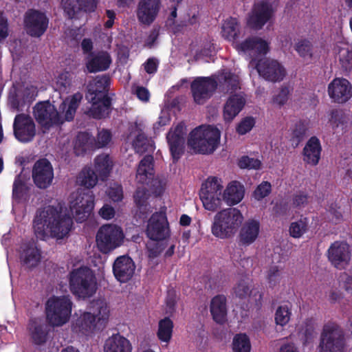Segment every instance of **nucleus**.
<instances>
[{"label": "nucleus", "instance_id": "44", "mask_svg": "<svg viewBox=\"0 0 352 352\" xmlns=\"http://www.w3.org/2000/svg\"><path fill=\"white\" fill-rule=\"evenodd\" d=\"M133 147L135 151L140 154L153 153L155 150L154 142L140 129L138 134L133 141Z\"/></svg>", "mask_w": 352, "mask_h": 352}, {"label": "nucleus", "instance_id": "9", "mask_svg": "<svg viewBox=\"0 0 352 352\" xmlns=\"http://www.w3.org/2000/svg\"><path fill=\"white\" fill-rule=\"evenodd\" d=\"M124 234L121 227L115 224H104L98 230L96 242L98 250L109 254L124 243Z\"/></svg>", "mask_w": 352, "mask_h": 352}, {"label": "nucleus", "instance_id": "15", "mask_svg": "<svg viewBox=\"0 0 352 352\" xmlns=\"http://www.w3.org/2000/svg\"><path fill=\"white\" fill-rule=\"evenodd\" d=\"M256 69L262 78L272 82H280L286 76L284 66L274 59L265 58L258 60Z\"/></svg>", "mask_w": 352, "mask_h": 352}, {"label": "nucleus", "instance_id": "43", "mask_svg": "<svg viewBox=\"0 0 352 352\" xmlns=\"http://www.w3.org/2000/svg\"><path fill=\"white\" fill-rule=\"evenodd\" d=\"M94 141L95 138L89 133H78L74 144L76 155L84 154L90 150L95 149Z\"/></svg>", "mask_w": 352, "mask_h": 352}, {"label": "nucleus", "instance_id": "35", "mask_svg": "<svg viewBox=\"0 0 352 352\" xmlns=\"http://www.w3.org/2000/svg\"><path fill=\"white\" fill-rule=\"evenodd\" d=\"M245 104V99L240 94L231 95L223 107V117L227 121H231L243 109Z\"/></svg>", "mask_w": 352, "mask_h": 352}, {"label": "nucleus", "instance_id": "14", "mask_svg": "<svg viewBox=\"0 0 352 352\" xmlns=\"http://www.w3.org/2000/svg\"><path fill=\"white\" fill-rule=\"evenodd\" d=\"M274 14V10L271 3L260 1L255 3L248 14L247 25L251 29L259 30L271 20Z\"/></svg>", "mask_w": 352, "mask_h": 352}, {"label": "nucleus", "instance_id": "1", "mask_svg": "<svg viewBox=\"0 0 352 352\" xmlns=\"http://www.w3.org/2000/svg\"><path fill=\"white\" fill-rule=\"evenodd\" d=\"M72 226V219L63 214L61 208L51 205L38 208L32 222L34 234L40 240L48 236L62 239L69 234Z\"/></svg>", "mask_w": 352, "mask_h": 352}, {"label": "nucleus", "instance_id": "21", "mask_svg": "<svg viewBox=\"0 0 352 352\" xmlns=\"http://www.w3.org/2000/svg\"><path fill=\"white\" fill-rule=\"evenodd\" d=\"M37 96V87L30 85L10 94L8 101L12 109L17 111H23L25 108L28 109L30 107Z\"/></svg>", "mask_w": 352, "mask_h": 352}, {"label": "nucleus", "instance_id": "57", "mask_svg": "<svg viewBox=\"0 0 352 352\" xmlns=\"http://www.w3.org/2000/svg\"><path fill=\"white\" fill-rule=\"evenodd\" d=\"M271 191V184L268 182H263L254 191V197L256 200L260 201L268 196Z\"/></svg>", "mask_w": 352, "mask_h": 352}, {"label": "nucleus", "instance_id": "51", "mask_svg": "<svg viewBox=\"0 0 352 352\" xmlns=\"http://www.w3.org/2000/svg\"><path fill=\"white\" fill-rule=\"evenodd\" d=\"M337 58L344 70L352 69V50L348 47H339Z\"/></svg>", "mask_w": 352, "mask_h": 352}, {"label": "nucleus", "instance_id": "54", "mask_svg": "<svg viewBox=\"0 0 352 352\" xmlns=\"http://www.w3.org/2000/svg\"><path fill=\"white\" fill-rule=\"evenodd\" d=\"M235 296L239 299L244 300L248 298L251 294V289L248 283L241 280L233 288Z\"/></svg>", "mask_w": 352, "mask_h": 352}, {"label": "nucleus", "instance_id": "37", "mask_svg": "<svg viewBox=\"0 0 352 352\" xmlns=\"http://www.w3.org/2000/svg\"><path fill=\"white\" fill-rule=\"evenodd\" d=\"M215 78L223 91L232 94L240 88L239 76L230 71L223 70Z\"/></svg>", "mask_w": 352, "mask_h": 352}, {"label": "nucleus", "instance_id": "16", "mask_svg": "<svg viewBox=\"0 0 352 352\" xmlns=\"http://www.w3.org/2000/svg\"><path fill=\"white\" fill-rule=\"evenodd\" d=\"M326 255L328 261L335 268L343 270L350 263L351 252L346 242L336 241L330 245Z\"/></svg>", "mask_w": 352, "mask_h": 352}, {"label": "nucleus", "instance_id": "33", "mask_svg": "<svg viewBox=\"0 0 352 352\" xmlns=\"http://www.w3.org/2000/svg\"><path fill=\"white\" fill-rule=\"evenodd\" d=\"M104 352H132V345L120 333H113L105 340Z\"/></svg>", "mask_w": 352, "mask_h": 352}, {"label": "nucleus", "instance_id": "2", "mask_svg": "<svg viewBox=\"0 0 352 352\" xmlns=\"http://www.w3.org/2000/svg\"><path fill=\"white\" fill-rule=\"evenodd\" d=\"M82 98L80 92L74 94L71 98L60 105V109L65 112L64 118L58 113L56 107L49 100L38 102L33 108V114L36 122L43 128L50 129L54 126H59L65 121L74 120L77 109Z\"/></svg>", "mask_w": 352, "mask_h": 352}, {"label": "nucleus", "instance_id": "22", "mask_svg": "<svg viewBox=\"0 0 352 352\" xmlns=\"http://www.w3.org/2000/svg\"><path fill=\"white\" fill-rule=\"evenodd\" d=\"M184 125L178 124L174 129L167 133L166 140L173 163L177 162L184 153L185 135Z\"/></svg>", "mask_w": 352, "mask_h": 352}, {"label": "nucleus", "instance_id": "23", "mask_svg": "<svg viewBox=\"0 0 352 352\" xmlns=\"http://www.w3.org/2000/svg\"><path fill=\"white\" fill-rule=\"evenodd\" d=\"M329 97L337 103H344L352 96V86L343 78H336L328 85Z\"/></svg>", "mask_w": 352, "mask_h": 352}, {"label": "nucleus", "instance_id": "40", "mask_svg": "<svg viewBox=\"0 0 352 352\" xmlns=\"http://www.w3.org/2000/svg\"><path fill=\"white\" fill-rule=\"evenodd\" d=\"M113 166V162L109 154L102 153L94 160V169L102 181H106Z\"/></svg>", "mask_w": 352, "mask_h": 352}, {"label": "nucleus", "instance_id": "60", "mask_svg": "<svg viewBox=\"0 0 352 352\" xmlns=\"http://www.w3.org/2000/svg\"><path fill=\"white\" fill-rule=\"evenodd\" d=\"M289 89L287 87H282L278 93L273 96V103L280 107L284 105L289 99Z\"/></svg>", "mask_w": 352, "mask_h": 352}, {"label": "nucleus", "instance_id": "13", "mask_svg": "<svg viewBox=\"0 0 352 352\" xmlns=\"http://www.w3.org/2000/svg\"><path fill=\"white\" fill-rule=\"evenodd\" d=\"M222 188L216 177L202 184L199 197L206 210L215 211L221 206Z\"/></svg>", "mask_w": 352, "mask_h": 352}, {"label": "nucleus", "instance_id": "48", "mask_svg": "<svg viewBox=\"0 0 352 352\" xmlns=\"http://www.w3.org/2000/svg\"><path fill=\"white\" fill-rule=\"evenodd\" d=\"M292 316V306L289 304L282 305L277 307L274 314V321L276 325L285 327L290 321Z\"/></svg>", "mask_w": 352, "mask_h": 352}, {"label": "nucleus", "instance_id": "52", "mask_svg": "<svg viewBox=\"0 0 352 352\" xmlns=\"http://www.w3.org/2000/svg\"><path fill=\"white\" fill-rule=\"evenodd\" d=\"M164 239H151L146 243V250L149 258H155L157 257L164 250L166 245Z\"/></svg>", "mask_w": 352, "mask_h": 352}, {"label": "nucleus", "instance_id": "5", "mask_svg": "<svg viewBox=\"0 0 352 352\" xmlns=\"http://www.w3.org/2000/svg\"><path fill=\"white\" fill-rule=\"evenodd\" d=\"M69 288L78 299L85 300L93 296L97 290V282L93 271L81 266L72 270L68 274Z\"/></svg>", "mask_w": 352, "mask_h": 352}, {"label": "nucleus", "instance_id": "24", "mask_svg": "<svg viewBox=\"0 0 352 352\" xmlns=\"http://www.w3.org/2000/svg\"><path fill=\"white\" fill-rule=\"evenodd\" d=\"M161 8V0H140L137 8L138 21L144 25L151 24L157 18Z\"/></svg>", "mask_w": 352, "mask_h": 352}, {"label": "nucleus", "instance_id": "42", "mask_svg": "<svg viewBox=\"0 0 352 352\" xmlns=\"http://www.w3.org/2000/svg\"><path fill=\"white\" fill-rule=\"evenodd\" d=\"M240 34V24L236 18L230 17L224 21L221 27L222 36L229 41L236 43Z\"/></svg>", "mask_w": 352, "mask_h": 352}, {"label": "nucleus", "instance_id": "3", "mask_svg": "<svg viewBox=\"0 0 352 352\" xmlns=\"http://www.w3.org/2000/svg\"><path fill=\"white\" fill-rule=\"evenodd\" d=\"M98 175L91 168H84L78 177L80 185L84 189H78L74 200L70 201V210L78 222L85 221L91 214L94 208V195L91 188L94 187Z\"/></svg>", "mask_w": 352, "mask_h": 352}, {"label": "nucleus", "instance_id": "50", "mask_svg": "<svg viewBox=\"0 0 352 352\" xmlns=\"http://www.w3.org/2000/svg\"><path fill=\"white\" fill-rule=\"evenodd\" d=\"M251 343L245 333L236 334L232 340L233 352H250Z\"/></svg>", "mask_w": 352, "mask_h": 352}, {"label": "nucleus", "instance_id": "59", "mask_svg": "<svg viewBox=\"0 0 352 352\" xmlns=\"http://www.w3.org/2000/svg\"><path fill=\"white\" fill-rule=\"evenodd\" d=\"M255 124V120L252 117L243 118L236 126V132L239 135H245L251 131Z\"/></svg>", "mask_w": 352, "mask_h": 352}, {"label": "nucleus", "instance_id": "41", "mask_svg": "<svg viewBox=\"0 0 352 352\" xmlns=\"http://www.w3.org/2000/svg\"><path fill=\"white\" fill-rule=\"evenodd\" d=\"M309 129V121L299 120L292 124L289 130V141L294 148H296L303 141Z\"/></svg>", "mask_w": 352, "mask_h": 352}, {"label": "nucleus", "instance_id": "7", "mask_svg": "<svg viewBox=\"0 0 352 352\" xmlns=\"http://www.w3.org/2000/svg\"><path fill=\"white\" fill-rule=\"evenodd\" d=\"M221 132L215 126L208 125L192 130L188 139V144L201 154L212 153L220 142Z\"/></svg>", "mask_w": 352, "mask_h": 352}, {"label": "nucleus", "instance_id": "36", "mask_svg": "<svg viewBox=\"0 0 352 352\" xmlns=\"http://www.w3.org/2000/svg\"><path fill=\"white\" fill-rule=\"evenodd\" d=\"M245 188L238 181H232L226 187L223 194V199L229 206L239 204L243 198Z\"/></svg>", "mask_w": 352, "mask_h": 352}, {"label": "nucleus", "instance_id": "28", "mask_svg": "<svg viewBox=\"0 0 352 352\" xmlns=\"http://www.w3.org/2000/svg\"><path fill=\"white\" fill-rule=\"evenodd\" d=\"M239 234V243L243 246H249L258 238L260 232V222L250 219L241 223Z\"/></svg>", "mask_w": 352, "mask_h": 352}, {"label": "nucleus", "instance_id": "11", "mask_svg": "<svg viewBox=\"0 0 352 352\" xmlns=\"http://www.w3.org/2000/svg\"><path fill=\"white\" fill-rule=\"evenodd\" d=\"M153 177V157L148 154L140 162L136 179L139 183L149 186L152 193L156 197L161 196L165 190V182L162 179Z\"/></svg>", "mask_w": 352, "mask_h": 352}, {"label": "nucleus", "instance_id": "63", "mask_svg": "<svg viewBox=\"0 0 352 352\" xmlns=\"http://www.w3.org/2000/svg\"><path fill=\"white\" fill-rule=\"evenodd\" d=\"M108 195L113 201H120L123 199V190L121 185L114 184L108 190Z\"/></svg>", "mask_w": 352, "mask_h": 352}, {"label": "nucleus", "instance_id": "20", "mask_svg": "<svg viewBox=\"0 0 352 352\" xmlns=\"http://www.w3.org/2000/svg\"><path fill=\"white\" fill-rule=\"evenodd\" d=\"M146 232L150 239H165L169 236V225L165 210L155 212L151 215Z\"/></svg>", "mask_w": 352, "mask_h": 352}, {"label": "nucleus", "instance_id": "10", "mask_svg": "<svg viewBox=\"0 0 352 352\" xmlns=\"http://www.w3.org/2000/svg\"><path fill=\"white\" fill-rule=\"evenodd\" d=\"M72 302L69 296H52L46 302V316L54 327L61 326L70 318Z\"/></svg>", "mask_w": 352, "mask_h": 352}, {"label": "nucleus", "instance_id": "19", "mask_svg": "<svg viewBox=\"0 0 352 352\" xmlns=\"http://www.w3.org/2000/svg\"><path fill=\"white\" fill-rule=\"evenodd\" d=\"M15 138L21 142H31L36 135V126L33 119L27 114H17L13 122Z\"/></svg>", "mask_w": 352, "mask_h": 352}, {"label": "nucleus", "instance_id": "45", "mask_svg": "<svg viewBox=\"0 0 352 352\" xmlns=\"http://www.w3.org/2000/svg\"><path fill=\"white\" fill-rule=\"evenodd\" d=\"M30 334L32 342L36 345L46 342L48 336V327L45 324H40L32 321L30 324Z\"/></svg>", "mask_w": 352, "mask_h": 352}, {"label": "nucleus", "instance_id": "64", "mask_svg": "<svg viewBox=\"0 0 352 352\" xmlns=\"http://www.w3.org/2000/svg\"><path fill=\"white\" fill-rule=\"evenodd\" d=\"M158 67V61L155 58H148L144 64L145 72L148 74H155Z\"/></svg>", "mask_w": 352, "mask_h": 352}, {"label": "nucleus", "instance_id": "34", "mask_svg": "<svg viewBox=\"0 0 352 352\" xmlns=\"http://www.w3.org/2000/svg\"><path fill=\"white\" fill-rule=\"evenodd\" d=\"M227 299L223 294L214 296L210 305V311L212 319L218 324H223L227 318Z\"/></svg>", "mask_w": 352, "mask_h": 352}, {"label": "nucleus", "instance_id": "31", "mask_svg": "<svg viewBox=\"0 0 352 352\" xmlns=\"http://www.w3.org/2000/svg\"><path fill=\"white\" fill-rule=\"evenodd\" d=\"M89 100L91 103V106L85 111L86 115L89 117L100 120L108 117L111 113V98H96L94 100Z\"/></svg>", "mask_w": 352, "mask_h": 352}, {"label": "nucleus", "instance_id": "55", "mask_svg": "<svg viewBox=\"0 0 352 352\" xmlns=\"http://www.w3.org/2000/svg\"><path fill=\"white\" fill-rule=\"evenodd\" d=\"M111 133L107 129H102L99 131L96 140L95 139L94 145L95 148H99L106 146L111 140Z\"/></svg>", "mask_w": 352, "mask_h": 352}, {"label": "nucleus", "instance_id": "62", "mask_svg": "<svg viewBox=\"0 0 352 352\" xmlns=\"http://www.w3.org/2000/svg\"><path fill=\"white\" fill-rule=\"evenodd\" d=\"M302 331L305 342H309L313 339L315 333V322L313 318L305 320Z\"/></svg>", "mask_w": 352, "mask_h": 352}, {"label": "nucleus", "instance_id": "27", "mask_svg": "<svg viewBox=\"0 0 352 352\" xmlns=\"http://www.w3.org/2000/svg\"><path fill=\"white\" fill-rule=\"evenodd\" d=\"M19 258L21 264L28 268L36 267L41 259V250L32 241L23 243L21 245Z\"/></svg>", "mask_w": 352, "mask_h": 352}, {"label": "nucleus", "instance_id": "46", "mask_svg": "<svg viewBox=\"0 0 352 352\" xmlns=\"http://www.w3.org/2000/svg\"><path fill=\"white\" fill-rule=\"evenodd\" d=\"M173 327V322L169 317L160 320L157 332L158 339L162 342H168L172 338Z\"/></svg>", "mask_w": 352, "mask_h": 352}, {"label": "nucleus", "instance_id": "30", "mask_svg": "<svg viewBox=\"0 0 352 352\" xmlns=\"http://www.w3.org/2000/svg\"><path fill=\"white\" fill-rule=\"evenodd\" d=\"M111 78L108 75L97 76L92 82L88 85L86 97L88 100H94L96 98H110L108 95Z\"/></svg>", "mask_w": 352, "mask_h": 352}, {"label": "nucleus", "instance_id": "32", "mask_svg": "<svg viewBox=\"0 0 352 352\" xmlns=\"http://www.w3.org/2000/svg\"><path fill=\"white\" fill-rule=\"evenodd\" d=\"M322 146L316 136L311 137L302 150L304 162L311 166L318 164L321 157Z\"/></svg>", "mask_w": 352, "mask_h": 352}, {"label": "nucleus", "instance_id": "29", "mask_svg": "<svg viewBox=\"0 0 352 352\" xmlns=\"http://www.w3.org/2000/svg\"><path fill=\"white\" fill-rule=\"evenodd\" d=\"M61 0V5L68 18L72 19L80 10L91 12L97 6V0Z\"/></svg>", "mask_w": 352, "mask_h": 352}, {"label": "nucleus", "instance_id": "26", "mask_svg": "<svg viewBox=\"0 0 352 352\" xmlns=\"http://www.w3.org/2000/svg\"><path fill=\"white\" fill-rule=\"evenodd\" d=\"M234 47L239 52L254 53L265 55L269 51L268 43L258 36H250L241 43H234Z\"/></svg>", "mask_w": 352, "mask_h": 352}, {"label": "nucleus", "instance_id": "49", "mask_svg": "<svg viewBox=\"0 0 352 352\" xmlns=\"http://www.w3.org/2000/svg\"><path fill=\"white\" fill-rule=\"evenodd\" d=\"M308 227V218L301 217L298 221L291 223L289 228V234L293 238L299 239L307 232Z\"/></svg>", "mask_w": 352, "mask_h": 352}, {"label": "nucleus", "instance_id": "4", "mask_svg": "<svg viewBox=\"0 0 352 352\" xmlns=\"http://www.w3.org/2000/svg\"><path fill=\"white\" fill-rule=\"evenodd\" d=\"M90 311L82 314L75 326L84 335L89 336L96 329H102L109 317V307L104 299L98 298L90 302Z\"/></svg>", "mask_w": 352, "mask_h": 352}, {"label": "nucleus", "instance_id": "18", "mask_svg": "<svg viewBox=\"0 0 352 352\" xmlns=\"http://www.w3.org/2000/svg\"><path fill=\"white\" fill-rule=\"evenodd\" d=\"M32 177L37 188H47L54 179V169L51 162L46 158L36 160L32 167Z\"/></svg>", "mask_w": 352, "mask_h": 352}, {"label": "nucleus", "instance_id": "53", "mask_svg": "<svg viewBox=\"0 0 352 352\" xmlns=\"http://www.w3.org/2000/svg\"><path fill=\"white\" fill-rule=\"evenodd\" d=\"M300 56L302 58H311L313 56V45L310 41L301 39L298 41L294 47Z\"/></svg>", "mask_w": 352, "mask_h": 352}, {"label": "nucleus", "instance_id": "47", "mask_svg": "<svg viewBox=\"0 0 352 352\" xmlns=\"http://www.w3.org/2000/svg\"><path fill=\"white\" fill-rule=\"evenodd\" d=\"M133 198L135 204L140 212L146 213L148 210V199L149 194L148 190L145 187H138L134 193Z\"/></svg>", "mask_w": 352, "mask_h": 352}, {"label": "nucleus", "instance_id": "58", "mask_svg": "<svg viewBox=\"0 0 352 352\" xmlns=\"http://www.w3.org/2000/svg\"><path fill=\"white\" fill-rule=\"evenodd\" d=\"M267 281L271 287H274L279 284L281 278V272L278 266L274 265L270 267L267 272Z\"/></svg>", "mask_w": 352, "mask_h": 352}, {"label": "nucleus", "instance_id": "6", "mask_svg": "<svg viewBox=\"0 0 352 352\" xmlns=\"http://www.w3.org/2000/svg\"><path fill=\"white\" fill-rule=\"evenodd\" d=\"M243 216L236 208H228L218 212L214 217L211 231L219 239H229L234 236L241 226Z\"/></svg>", "mask_w": 352, "mask_h": 352}, {"label": "nucleus", "instance_id": "25", "mask_svg": "<svg viewBox=\"0 0 352 352\" xmlns=\"http://www.w3.org/2000/svg\"><path fill=\"white\" fill-rule=\"evenodd\" d=\"M135 265L128 256H118L113 265V273L115 278L120 283L128 282L133 276Z\"/></svg>", "mask_w": 352, "mask_h": 352}, {"label": "nucleus", "instance_id": "39", "mask_svg": "<svg viewBox=\"0 0 352 352\" xmlns=\"http://www.w3.org/2000/svg\"><path fill=\"white\" fill-rule=\"evenodd\" d=\"M30 186L21 174L17 175L12 185V199L16 203L26 202L30 199Z\"/></svg>", "mask_w": 352, "mask_h": 352}, {"label": "nucleus", "instance_id": "17", "mask_svg": "<svg viewBox=\"0 0 352 352\" xmlns=\"http://www.w3.org/2000/svg\"><path fill=\"white\" fill-rule=\"evenodd\" d=\"M49 19L44 12L29 9L24 15V25L27 34L32 37H40L48 28Z\"/></svg>", "mask_w": 352, "mask_h": 352}, {"label": "nucleus", "instance_id": "56", "mask_svg": "<svg viewBox=\"0 0 352 352\" xmlns=\"http://www.w3.org/2000/svg\"><path fill=\"white\" fill-rule=\"evenodd\" d=\"M238 165L241 168L258 169L261 167V162L258 159L244 155L239 160Z\"/></svg>", "mask_w": 352, "mask_h": 352}, {"label": "nucleus", "instance_id": "61", "mask_svg": "<svg viewBox=\"0 0 352 352\" xmlns=\"http://www.w3.org/2000/svg\"><path fill=\"white\" fill-rule=\"evenodd\" d=\"M309 195L305 191L299 190L293 195L292 204L296 208L305 206L308 203Z\"/></svg>", "mask_w": 352, "mask_h": 352}, {"label": "nucleus", "instance_id": "8", "mask_svg": "<svg viewBox=\"0 0 352 352\" xmlns=\"http://www.w3.org/2000/svg\"><path fill=\"white\" fill-rule=\"evenodd\" d=\"M346 346L342 329L335 322L324 324L320 336L318 352H345Z\"/></svg>", "mask_w": 352, "mask_h": 352}, {"label": "nucleus", "instance_id": "12", "mask_svg": "<svg viewBox=\"0 0 352 352\" xmlns=\"http://www.w3.org/2000/svg\"><path fill=\"white\" fill-rule=\"evenodd\" d=\"M217 87L218 83L214 76L195 78L190 84L194 102L197 104H205L212 96Z\"/></svg>", "mask_w": 352, "mask_h": 352}, {"label": "nucleus", "instance_id": "38", "mask_svg": "<svg viewBox=\"0 0 352 352\" xmlns=\"http://www.w3.org/2000/svg\"><path fill=\"white\" fill-rule=\"evenodd\" d=\"M90 56L86 63L87 69L90 73L105 71L111 63V57L107 52H100L96 55L91 53Z\"/></svg>", "mask_w": 352, "mask_h": 352}]
</instances>
